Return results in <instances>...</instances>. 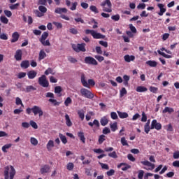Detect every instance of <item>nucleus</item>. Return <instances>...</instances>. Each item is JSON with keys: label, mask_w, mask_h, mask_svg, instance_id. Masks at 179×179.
Masks as SVG:
<instances>
[{"label": "nucleus", "mask_w": 179, "mask_h": 179, "mask_svg": "<svg viewBox=\"0 0 179 179\" xmlns=\"http://www.w3.org/2000/svg\"><path fill=\"white\" fill-rule=\"evenodd\" d=\"M16 176V170L13 166L10 165L4 168V179H13Z\"/></svg>", "instance_id": "1"}, {"label": "nucleus", "mask_w": 179, "mask_h": 179, "mask_svg": "<svg viewBox=\"0 0 179 179\" xmlns=\"http://www.w3.org/2000/svg\"><path fill=\"white\" fill-rule=\"evenodd\" d=\"M100 6L103 8V12H107L108 13H111L113 12V4L110 0H105L101 3Z\"/></svg>", "instance_id": "2"}, {"label": "nucleus", "mask_w": 179, "mask_h": 179, "mask_svg": "<svg viewBox=\"0 0 179 179\" xmlns=\"http://www.w3.org/2000/svg\"><path fill=\"white\" fill-rule=\"evenodd\" d=\"M81 83L84 87H87L88 89L90 86H94V85H96V83L93 79H89L88 81L86 80V76L85 74L81 75Z\"/></svg>", "instance_id": "3"}, {"label": "nucleus", "mask_w": 179, "mask_h": 179, "mask_svg": "<svg viewBox=\"0 0 179 179\" xmlns=\"http://www.w3.org/2000/svg\"><path fill=\"white\" fill-rule=\"evenodd\" d=\"M85 34H91V36H92L93 38H96V39L106 38V36H104L100 33H97L94 30L86 29Z\"/></svg>", "instance_id": "4"}, {"label": "nucleus", "mask_w": 179, "mask_h": 179, "mask_svg": "<svg viewBox=\"0 0 179 179\" xmlns=\"http://www.w3.org/2000/svg\"><path fill=\"white\" fill-rule=\"evenodd\" d=\"M81 93V96L83 97H85L86 99H93L94 97V94L90 92V90L86 88H81L80 90Z\"/></svg>", "instance_id": "5"}, {"label": "nucleus", "mask_w": 179, "mask_h": 179, "mask_svg": "<svg viewBox=\"0 0 179 179\" xmlns=\"http://www.w3.org/2000/svg\"><path fill=\"white\" fill-rule=\"evenodd\" d=\"M47 37H48V32H43L41 38H40V42L43 45L50 47V45H51V43H50L49 40H47Z\"/></svg>", "instance_id": "6"}, {"label": "nucleus", "mask_w": 179, "mask_h": 179, "mask_svg": "<svg viewBox=\"0 0 179 179\" xmlns=\"http://www.w3.org/2000/svg\"><path fill=\"white\" fill-rule=\"evenodd\" d=\"M86 44L85 43H81V44H77L76 45H72V48L76 51V52H86Z\"/></svg>", "instance_id": "7"}, {"label": "nucleus", "mask_w": 179, "mask_h": 179, "mask_svg": "<svg viewBox=\"0 0 179 179\" xmlns=\"http://www.w3.org/2000/svg\"><path fill=\"white\" fill-rule=\"evenodd\" d=\"M38 83L42 87H48L50 86V83H48V80H47V77L45 75H42L38 78Z\"/></svg>", "instance_id": "8"}, {"label": "nucleus", "mask_w": 179, "mask_h": 179, "mask_svg": "<svg viewBox=\"0 0 179 179\" xmlns=\"http://www.w3.org/2000/svg\"><path fill=\"white\" fill-rule=\"evenodd\" d=\"M31 111L34 113V115H37V114H38V117H43V115H44V112H43L40 106H34L31 108Z\"/></svg>", "instance_id": "9"}, {"label": "nucleus", "mask_w": 179, "mask_h": 179, "mask_svg": "<svg viewBox=\"0 0 179 179\" xmlns=\"http://www.w3.org/2000/svg\"><path fill=\"white\" fill-rule=\"evenodd\" d=\"M141 164H143V166H147V167H144V170H155V164H152V162L148 161V160H145V161H141Z\"/></svg>", "instance_id": "10"}, {"label": "nucleus", "mask_w": 179, "mask_h": 179, "mask_svg": "<svg viewBox=\"0 0 179 179\" xmlns=\"http://www.w3.org/2000/svg\"><path fill=\"white\" fill-rule=\"evenodd\" d=\"M85 63L88 65H97V60L92 57L88 56L85 58Z\"/></svg>", "instance_id": "11"}, {"label": "nucleus", "mask_w": 179, "mask_h": 179, "mask_svg": "<svg viewBox=\"0 0 179 179\" xmlns=\"http://www.w3.org/2000/svg\"><path fill=\"white\" fill-rule=\"evenodd\" d=\"M150 129H157V131H160V129H162V124L157 122V120H154L152 121Z\"/></svg>", "instance_id": "12"}, {"label": "nucleus", "mask_w": 179, "mask_h": 179, "mask_svg": "<svg viewBox=\"0 0 179 179\" xmlns=\"http://www.w3.org/2000/svg\"><path fill=\"white\" fill-rule=\"evenodd\" d=\"M55 146V143H54L53 140H49L48 143L46 144V149L48 152H52V149H54Z\"/></svg>", "instance_id": "13"}, {"label": "nucleus", "mask_w": 179, "mask_h": 179, "mask_svg": "<svg viewBox=\"0 0 179 179\" xmlns=\"http://www.w3.org/2000/svg\"><path fill=\"white\" fill-rule=\"evenodd\" d=\"M22 55L23 52L22 51V50H17L14 58H15L16 61H22Z\"/></svg>", "instance_id": "14"}, {"label": "nucleus", "mask_w": 179, "mask_h": 179, "mask_svg": "<svg viewBox=\"0 0 179 179\" xmlns=\"http://www.w3.org/2000/svg\"><path fill=\"white\" fill-rule=\"evenodd\" d=\"M50 165H44L41 169V174H45V173H50Z\"/></svg>", "instance_id": "15"}, {"label": "nucleus", "mask_w": 179, "mask_h": 179, "mask_svg": "<svg viewBox=\"0 0 179 179\" xmlns=\"http://www.w3.org/2000/svg\"><path fill=\"white\" fill-rule=\"evenodd\" d=\"M158 8L160 9V12L158 13L159 16H163V14L166 12V8H164V5L162 3L157 4Z\"/></svg>", "instance_id": "16"}, {"label": "nucleus", "mask_w": 179, "mask_h": 179, "mask_svg": "<svg viewBox=\"0 0 179 179\" xmlns=\"http://www.w3.org/2000/svg\"><path fill=\"white\" fill-rule=\"evenodd\" d=\"M55 12L61 15V13H66L68 12V9L66 8H56Z\"/></svg>", "instance_id": "17"}, {"label": "nucleus", "mask_w": 179, "mask_h": 179, "mask_svg": "<svg viewBox=\"0 0 179 179\" xmlns=\"http://www.w3.org/2000/svg\"><path fill=\"white\" fill-rule=\"evenodd\" d=\"M124 59L126 62H131V61H135V56L126 55L124 56Z\"/></svg>", "instance_id": "18"}, {"label": "nucleus", "mask_w": 179, "mask_h": 179, "mask_svg": "<svg viewBox=\"0 0 179 179\" xmlns=\"http://www.w3.org/2000/svg\"><path fill=\"white\" fill-rule=\"evenodd\" d=\"M78 136L83 143H86V138L85 137V133H83V131H79L78 133Z\"/></svg>", "instance_id": "19"}, {"label": "nucleus", "mask_w": 179, "mask_h": 179, "mask_svg": "<svg viewBox=\"0 0 179 179\" xmlns=\"http://www.w3.org/2000/svg\"><path fill=\"white\" fill-rule=\"evenodd\" d=\"M145 64L151 66V68H156V66H157V62L153 60H148Z\"/></svg>", "instance_id": "20"}, {"label": "nucleus", "mask_w": 179, "mask_h": 179, "mask_svg": "<svg viewBox=\"0 0 179 179\" xmlns=\"http://www.w3.org/2000/svg\"><path fill=\"white\" fill-rule=\"evenodd\" d=\"M29 79H34L37 76V72L35 71H30L27 73Z\"/></svg>", "instance_id": "21"}, {"label": "nucleus", "mask_w": 179, "mask_h": 179, "mask_svg": "<svg viewBox=\"0 0 179 179\" xmlns=\"http://www.w3.org/2000/svg\"><path fill=\"white\" fill-rule=\"evenodd\" d=\"M100 122H101V125H102V127H106V125H107V124H108V118H107V117L104 116L101 118Z\"/></svg>", "instance_id": "22"}, {"label": "nucleus", "mask_w": 179, "mask_h": 179, "mask_svg": "<svg viewBox=\"0 0 179 179\" xmlns=\"http://www.w3.org/2000/svg\"><path fill=\"white\" fill-rule=\"evenodd\" d=\"M21 68H24V69H27L30 66V63H29V61L25 60L22 61L20 64Z\"/></svg>", "instance_id": "23"}, {"label": "nucleus", "mask_w": 179, "mask_h": 179, "mask_svg": "<svg viewBox=\"0 0 179 179\" xmlns=\"http://www.w3.org/2000/svg\"><path fill=\"white\" fill-rule=\"evenodd\" d=\"M37 90V88H36L33 85H28L25 88V92L27 93H30V92H34Z\"/></svg>", "instance_id": "24"}, {"label": "nucleus", "mask_w": 179, "mask_h": 179, "mask_svg": "<svg viewBox=\"0 0 179 179\" xmlns=\"http://www.w3.org/2000/svg\"><path fill=\"white\" fill-rule=\"evenodd\" d=\"M136 90L138 92V93H143L144 92H148V88L144 86H138Z\"/></svg>", "instance_id": "25"}, {"label": "nucleus", "mask_w": 179, "mask_h": 179, "mask_svg": "<svg viewBox=\"0 0 179 179\" xmlns=\"http://www.w3.org/2000/svg\"><path fill=\"white\" fill-rule=\"evenodd\" d=\"M12 40H11V43H16V41H17V40H19V33L17 32H14L12 35Z\"/></svg>", "instance_id": "26"}, {"label": "nucleus", "mask_w": 179, "mask_h": 179, "mask_svg": "<svg viewBox=\"0 0 179 179\" xmlns=\"http://www.w3.org/2000/svg\"><path fill=\"white\" fill-rule=\"evenodd\" d=\"M66 124L67 127H72V121H71V118L68 114L65 115Z\"/></svg>", "instance_id": "27"}, {"label": "nucleus", "mask_w": 179, "mask_h": 179, "mask_svg": "<svg viewBox=\"0 0 179 179\" xmlns=\"http://www.w3.org/2000/svg\"><path fill=\"white\" fill-rule=\"evenodd\" d=\"M45 57H47V54L45 53V52H44L43 50H41L39 52L38 60L41 61L42 59H44Z\"/></svg>", "instance_id": "28"}, {"label": "nucleus", "mask_w": 179, "mask_h": 179, "mask_svg": "<svg viewBox=\"0 0 179 179\" xmlns=\"http://www.w3.org/2000/svg\"><path fill=\"white\" fill-rule=\"evenodd\" d=\"M10 148H12V144H6L1 148L2 152H3L4 153H7L8 149H10Z\"/></svg>", "instance_id": "29"}, {"label": "nucleus", "mask_w": 179, "mask_h": 179, "mask_svg": "<svg viewBox=\"0 0 179 179\" xmlns=\"http://www.w3.org/2000/svg\"><path fill=\"white\" fill-rule=\"evenodd\" d=\"M120 118L124 119V118H128L129 115L126 112H120V111H117Z\"/></svg>", "instance_id": "30"}, {"label": "nucleus", "mask_w": 179, "mask_h": 179, "mask_svg": "<svg viewBox=\"0 0 179 179\" xmlns=\"http://www.w3.org/2000/svg\"><path fill=\"white\" fill-rule=\"evenodd\" d=\"M110 127L111 129V131L113 132H115V131H117V129H118V126H117V122H113V123H110Z\"/></svg>", "instance_id": "31"}, {"label": "nucleus", "mask_w": 179, "mask_h": 179, "mask_svg": "<svg viewBox=\"0 0 179 179\" xmlns=\"http://www.w3.org/2000/svg\"><path fill=\"white\" fill-rule=\"evenodd\" d=\"M88 125H90V127H93V125H95L96 128H99V127H100V122H99V120H94L93 122H88Z\"/></svg>", "instance_id": "32"}, {"label": "nucleus", "mask_w": 179, "mask_h": 179, "mask_svg": "<svg viewBox=\"0 0 179 179\" xmlns=\"http://www.w3.org/2000/svg\"><path fill=\"white\" fill-rule=\"evenodd\" d=\"M78 114L79 117L80 118L81 121H83L85 120V110H78Z\"/></svg>", "instance_id": "33"}, {"label": "nucleus", "mask_w": 179, "mask_h": 179, "mask_svg": "<svg viewBox=\"0 0 179 179\" xmlns=\"http://www.w3.org/2000/svg\"><path fill=\"white\" fill-rule=\"evenodd\" d=\"M173 111H174V109L173 108L166 107L164 110H162V113L164 114H166V113H168L169 114H171Z\"/></svg>", "instance_id": "34"}, {"label": "nucleus", "mask_w": 179, "mask_h": 179, "mask_svg": "<svg viewBox=\"0 0 179 179\" xmlns=\"http://www.w3.org/2000/svg\"><path fill=\"white\" fill-rule=\"evenodd\" d=\"M62 143H64V145H66V143H68V140H66V136H64V134H59V135Z\"/></svg>", "instance_id": "35"}, {"label": "nucleus", "mask_w": 179, "mask_h": 179, "mask_svg": "<svg viewBox=\"0 0 179 179\" xmlns=\"http://www.w3.org/2000/svg\"><path fill=\"white\" fill-rule=\"evenodd\" d=\"M30 142L34 146H37V145H38V141L34 137H31Z\"/></svg>", "instance_id": "36"}, {"label": "nucleus", "mask_w": 179, "mask_h": 179, "mask_svg": "<svg viewBox=\"0 0 179 179\" xmlns=\"http://www.w3.org/2000/svg\"><path fill=\"white\" fill-rule=\"evenodd\" d=\"M69 104H72V99H71V97H67L64 101V106L69 107Z\"/></svg>", "instance_id": "37"}, {"label": "nucleus", "mask_w": 179, "mask_h": 179, "mask_svg": "<svg viewBox=\"0 0 179 179\" xmlns=\"http://www.w3.org/2000/svg\"><path fill=\"white\" fill-rule=\"evenodd\" d=\"M19 6H20V3H17L15 4H12L9 6V8L11 10H15L16 9H17L19 8Z\"/></svg>", "instance_id": "38"}, {"label": "nucleus", "mask_w": 179, "mask_h": 179, "mask_svg": "<svg viewBox=\"0 0 179 179\" xmlns=\"http://www.w3.org/2000/svg\"><path fill=\"white\" fill-rule=\"evenodd\" d=\"M0 20L1 23H4V24H8V23H9V20L5 16H1Z\"/></svg>", "instance_id": "39"}, {"label": "nucleus", "mask_w": 179, "mask_h": 179, "mask_svg": "<svg viewBox=\"0 0 179 179\" xmlns=\"http://www.w3.org/2000/svg\"><path fill=\"white\" fill-rule=\"evenodd\" d=\"M108 156H109V157H112V159H118V155H117V152L115 151L110 152Z\"/></svg>", "instance_id": "40"}, {"label": "nucleus", "mask_w": 179, "mask_h": 179, "mask_svg": "<svg viewBox=\"0 0 179 179\" xmlns=\"http://www.w3.org/2000/svg\"><path fill=\"white\" fill-rule=\"evenodd\" d=\"M29 125H31V127H32V128H34V129H37L38 128V125H37V123H36V122L31 120L29 122Z\"/></svg>", "instance_id": "41"}, {"label": "nucleus", "mask_w": 179, "mask_h": 179, "mask_svg": "<svg viewBox=\"0 0 179 179\" xmlns=\"http://www.w3.org/2000/svg\"><path fill=\"white\" fill-rule=\"evenodd\" d=\"M1 26V24H0ZM0 38L1 40H8V34L1 33V27H0Z\"/></svg>", "instance_id": "42"}, {"label": "nucleus", "mask_w": 179, "mask_h": 179, "mask_svg": "<svg viewBox=\"0 0 179 179\" xmlns=\"http://www.w3.org/2000/svg\"><path fill=\"white\" fill-rule=\"evenodd\" d=\"M49 101L50 103H52L53 106H59V104H61V102H58L56 99H50Z\"/></svg>", "instance_id": "43"}, {"label": "nucleus", "mask_w": 179, "mask_h": 179, "mask_svg": "<svg viewBox=\"0 0 179 179\" xmlns=\"http://www.w3.org/2000/svg\"><path fill=\"white\" fill-rule=\"evenodd\" d=\"M15 103L17 104V106L21 105L22 107H24V105H23V102H22V99H20V98L17 97L15 99Z\"/></svg>", "instance_id": "44"}, {"label": "nucleus", "mask_w": 179, "mask_h": 179, "mask_svg": "<svg viewBox=\"0 0 179 179\" xmlns=\"http://www.w3.org/2000/svg\"><path fill=\"white\" fill-rule=\"evenodd\" d=\"M68 61H69V62H71V64H76V62H78V60L72 56L68 57Z\"/></svg>", "instance_id": "45"}, {"label": "nucleus", "mask_w": 179, "mask_h": 179, "mask_svg": "<svg viewBox=\"0 0 179 179\" xmlns=\"http://www.w3.org/2000/svg\"><path fill=\"white\" fill-rule=\"evenodd\" d=\"M90 9L92 12H94V13H99V10L97 9V7H96V6H90Z\"/></svg>", "instance_id": "46"}, {"label": "nucleus", "mask_w": 179, "mask_h": 179, "mask_svg": "<svg viewBox=\"0 0 179 179\" xmlns=\"http://www.w3.org/2000/svg\"><path fill=\"white\" fill-rule=\"evenodd\" d=\"M38 10H40V12H41V13H45L47 12V8H45V6H40L38 7Z\"/></svg>", "instance_id": "47"}, {"label": "nucleus", "mask_w": 179, "mask_h": 179, "mask_svg": "<svg viewBox=\"0 0 179 179\" xmlns=\"http://www.w3.org/2000/svg\"><path fill=\"white\" fill-rule=\"evenodd\" d=\"M61 92H62V88L61 87L57 86L55 87V93H56V94H59Z\"/></svg>", "instance_id": "48"}, {"label": "nucleus", "mask_w": 179, "mask_h": 179, "mask_svg": "<svg viewBox=\"0 0 179 179\" xmlns=\"http://www.w3.org/2000/svg\"><path fill=\"white\" fill-rule=\"evenodd\" d=\"M106 141V136L104 135H101L99 138V145H101V143H103V142Z\"/></svg>", "instance_id": "49"}, {"label": "nucleus", "mask_w": 179, "mask_h": 179, "mask_svg": "<svg viewBox=\"0 0 179 179\" xmlns=\"http://www.w3.org/2000/svg\"><path fill=\"white\" fill-rule=\"evenodd\" d=\"M144 174H145V171H143V170H140L138 171V179H143V175Z\"/></svg>", "instance_id": "50"}, {"label": "nucleus", "mask_w": 179, "mask_h": 179, "mask_svg": "<svg viewBox=\"0 0 179 179\" xmlns=\"http://www.w3.org/2000/svg\"><path fill=\"white\" fill-rule=\"evenodd\" d=\"M144 131L147 134H149V131H150V125L149 124V123L145 124V125L144 126Z\"/></svg>", "instance_id": "51"}, {"label": "nucleus", "mask_w": 179, "mask_h": 179, "mask_svg": "<svg viewBox=\"0 0 179 179\" xmlns=\"http://www.w3.org/2000/svg\"><path fill=\"white\" fill-rule=\"evenodd\" d=\"M110 117L112 118V120H117L118 115H117V113L112 112L110 113Z\"/></svg>", "instance_id": "52"}, {"label": "nucleus", "mask_w": 179, "mask_h": 179, "mask_svg": "<svg viewBox=\"0 0 179 179\" xmlns=\"http://www.w3.org/2000/svg\"><path fill=\"white\" fill-rule=\"evenodd\" d=\"M66 167H67V170H69V171H71V170H73V167H74L73 163L69 162L67 164Z\"/></svg>", "instance_id": "53"}, {"label": "nucleus", "mask_w": 179, "mask_h": 179, "mask_svg": "<svg viewBox=\"0 0 179 179\" xmlns=\"http://www.w3.org/2000/svg\"><path fill=\"white\" fill-rule=\"evenodd\" d=\"M55 75V73L52 72V69L48 68L45 71V75Z\"/></svg>", "instance_id": "54"}, {"label": "nucleus", "mask_w": 179, "mask_h": 179, "mask_svg": "<svg viewBox=\"0 0 179 179\" xmlns=\"http://www.w3.org/2000/svg\"><path fill=\"white\" fill-rule=\"evenodd\" d=\"M124 94H127V89H125V87H123L120 90V97H124Z\"/></svg>", "instance_id": "55"}, {"label": "nucleus", "mask_w": 179, "mask_h": 179, "mask_svg": "<svg viewBox=\"0 0 179 179\" xmlns=\"http://www.w3.org/2000/svg\"><path fill=\"white\" fill-rule=\"evenodd\" d=\"M111 20H114L115 22H118V20H120V15L117 14L115 15H113L111 17Z\"/></svg>", "instance_id": "56"}, {"label": "nucleus", "mask_w": 179, "mask_h": 179, "mask_svg": "<svg viewBox=\"0 0 179 179\" xmlns=\"http://www.w3.org/2000/svg\"><path fill=\"white\" fill-rule=\"evenodd\" d=\"M121 143L123 146H128V142L127 141L124 137H122L121 138Z\"/></svg>", "instance_id": "57"}, {"label": "nucleus", "mask_w": 179, "mask_h": 179, "mask_svg": "<svg viewBox=\"0 0 179 179\" xmlns=\"http://www.w3.org/2000/svg\"><path fill=\"white\" fill-rule=\"evenodd\" d=\"M71 10H76V6H78V2H74L71 3Z\"/></svg>", "instance_id": "58"}, {"label": "nucleus", "mask_w": 179, "mask_h": 179, "mask_svg": "<svg viewBox=\"0 0 179 179\" xmlns=\"http://www.w3.org/2000/svg\"><path fill=\"white\" fill-rule=\"evenodd\" d=\"M110 132H111V130H110V129H108V127H105L103 129V134L104 135H107V134H110Z\"/></svg>", "instance_id": "59"}, {"label": "nucleus", "mask_w": 179, "mask_h": 179, "mask_svg": "<svg viewBox=\"0 0 179 179\" xmlns=\"http://www.w3.org/2000/svg\"><path fill=\"white\" fill-rule=\"evenodd\" d=\"M99 164H100L101 167L102 169H103L104 170H108V169H110L106 164L99 162Z\"/></svg>", "instance_id": "60"}, {"label": "nucleus", "mask_w": 179, "mask_h": 179, "mask_svg": "<svg viewBox=\"0 0 179 179\" xmlns=\"http://www.w3.org/2000/svg\"><path fill=\"white\" fill-rule=\"evenodd\" d=\"M129 29L131 33H134V34L136 33V28H135V27L132 24H129Z\"/></svg>", "instance_id": "61"}, {"label": "nucleus", "mask_w": 179, "mask_h": 179, "mask_svg": "<svg viewBox=\"0 0 179 179\" xmlns=\"http://www.w3.org/2000/svg\"><path fill=\"white\" fill-rule=\"evenodd\" d=\"M127 159L130 160V162H135L136 159L134 157V155L132 154H128Z\"/></svg>", "instance_id": "62"}, {"label": "nucleus", "mask_w": 179, "mask_h": 179, "mask_svg": "<svg viewBox=\"0 0 179 179\" xmlns=\"http://www.w3.org/2000/svg\"><path fill=\"white\" fill-rule=\"evenodd\" d=\"M173 159H179V151H176L173 153Z\"/></svg>", "instance_id": "63"}, {"label": "nucleus", "mask_w": 179, "mask_h": 179, "mask_svg": "<svg viewBox=\"0 0 179 179\" xmlns=\"http://www.w3.org/2000/svg\"><path fill=\"white\" fill-rule=\"evenodd\" d=\"M172 166H173V167H178L179 168V161H174L172 163Z\"/></svg>", "instance_id": "64"}]
</instances>
